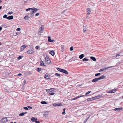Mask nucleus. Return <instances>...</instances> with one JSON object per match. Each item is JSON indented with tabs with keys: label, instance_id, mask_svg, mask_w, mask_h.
<instances>
[{
	"label": "nucleus",
	"instance_id": "cd10ccee",
	"mask_svg": "<svg viewBox=\"0 0 123 123\" xmlns=\"http://www.w3.org/2000/svg\"><path fill=\"white\" fill-rule=\"evenodd\" d=\"M99 97V96H96V97H95L91 98H92V100H94L95 99H96V98H97V97Z\"/></svg>",
	"mask_w": 123,
	"mask_h": 123
},
{
	"label": "nucleus",
	"instance_id": "bb28decb",
	"mask_svg": "<svg viewBox=\"0 0 123 123\" xmlns=\"http://www.w3.org/2000/svg\"><path fill=\"white\" fill-rule=\"evenodd\" d=\"M41 103L43 104H47V103L45 101H42L41 102Z\"/></svg>",
	"mask_w": 123,
	"mask_h": 123
},
{
	"label": "nucleus",
	"instance_id": "7c9ffc66",
	"mask_svg": "<svg viewBox=\"0 0 123 123\" xmlns=\"http://www.w3.org/2000/svg\"><path fill=\"white\" fill-rule=\"evenodd\" d=\"M41 68H38L37 69V70L38 72H40L41 71Z\"/></svg>",
	"mask_w": 123,
	"mask_h": 123
},
{
	"label": "nucleus",
	"instance_id": "bf43d9fd",
	"mask_svg": "<svg viewBox=\"0 0 123 123\" xmlns=\"http://www.w3.org/2000/svg\"><path fill=\"white\" fill-rule=\"evenodd\" d=\"M2 29V28L0 27V31H1Z\"/></svg>",
	"mask_w": 123,
	"mask_h": 123
},
{
	"label": "nucleus",
	"instance_id": "603ef678",
	"mask_svg": "<svg viewBox=\"0 0 123 123\" xmlns=\"http://www.w3.org/2000/svg\"><path fill=\"white\" fill-rule=\"evenodd\" d=\"M35 122L36 123H40V122L39 121H37L36 120Z\"/></svg>",
	"mask_w": 123,
	"mask_h": 123
},
{
	"label": "nucleus",
	"instance_id": "473e14b6",
	"mask_svg": "<svg viewBox=\"0 0 123 123\" xmlns=\"http://www.w3.org/2000/svg\"><path fill=\"white\" fill-rule=\"evenodd\" d=\"M100 75H101V74L100 73H97V74H95V76H99Z\"/></svg>",
	"mask_w": 123,
	"mask_h": 123
},
{
	"label": "nucleus",
	"instance_id": "f3484780",
	"mask_svg": "<svg viewBox=\"0 0 123 123\" xmlns=\"http://www.w3.org/2000/svg\"><path fill=\"white\" fill-rule=\"evenodd\" d=\"M33 8V9H32V10L31 11L32 12H34V13L35 12H36L38 10V9L36 8Z\"/></svg>",
	"mask_w": 123,
	"mask_h": 123
},
{
	"label": "nucleus",
	"instance_id": "f257e3e1",
	"mask_svg": "<svg viewBox=\"0 0 123 123\" xmlns=\"http://www.w3.org/2000/svg\"><path fill=\"white\" fill-rule=\"evenodd\" d=\"M105 76L102 75L100 76L99 78L93 79L92 81V82H96L100 80L105 79Z\"/></svg>",
	"mask_w": 123,
	"mask_h": 123
},
{
	"label": "nucleus",
	"instance_id": "338daca9",
	"mask_svg": "<svg viewBox=\"0 0 123 123\" xmlns=\"http://www.w3.org/2000/svg\"><path fill=\"white\" fill-rule=\"evenodd\" d=\"M14 123H16V122H14Z\"/></svg>",
	"mask_w": 123,
	"mask_h": 123
},
{
	"label": "nucleus",
	"instance_id": "e433bc0d",
	"mask_svg": "<svg viewBox=\"0 0 123 123\" xmlns=\"http://www.w3.org/2000/svg\"><path fill=\"white\" fill-rule=\"evenodd\" d=\"M3 18H6L7 19V15L6 14L4 15L3 16Z\"/></svg>",
	"mask_w": 123,
	"mask_h": 123
},
{
	"label": "nucleus",
	"instance_id": "7ed1b4c3",
	"mask_svg": "<svg viewBox=\"0 0 123 123\" xmlns=\"http://www.w3.org/2000/svg\"><path fill=\"white\" fill-rule=\"evenodd\" d=\"M7 119L6 117H4L2 118L1 120V122L2 123H5L7 121Z\"/></svg>",
	"mask_w": 123,
	"mask_h": 123
},
{
	"label": "nucleus",
	"instance_id": "4c0bfd02",
	"mask_svg": "<svg viewBox=\"0 0 123 123\" xmlns=\"http://www.w3.org/2000/svg\"><path fill=\"white\" fill-rule=\"evenodd\" d=\"M70 50L71 51H72L73 50V47L72 46L70 47Z\"/></svg>",
	"mask_w": 123,
	"mask_h": 123
},
{
	"label": "nucleus",
	"instance_id": "6e6d98bb",
	"mask_svg": "<svg viewBox=\"0 0 123 123\" xmlns=\"http://www.w3.org/2000/svg\"><path fill=\"white\" fill-rule=\"evenodd\" d=\"M120 56L119 54H117L116 55V56L117 57L118 56Z\"/></svg>",
	"mask_w": 123,
	"mask_h": 123
},
{
	"label": "nucleus",
	"instance_id": "b1692460",
	"mask_svg": "<svg viewBox=\"0 0 123 123\" xmlns=\"http://www.w3.org/2000/svg\"><path fill=\"white\" fill-rule=\"evenodd\" d=\"M30 18V17L28 16H25L24 18L25 20H27L29 18Z\"/></svg>",
	"mask_w": 123,
	"mask_h": 123
},
{
	"label": "nucleus",
	"instance_id": "423d86ee",
	"mask_svg": "<svg viewBox=\"0 0 123 123\" xmlns=\"http://www.w3.org/2000/svg\"><path fill=\"white\" fill-rule=\"evenodd\" d=\"M87 14L88 15H89L91 14V10L90 8H88L86 9Z\"/></svg>",
	"mask_w": 123,
	"mask_h": 123
},
{
	"label": "nucleus",
	"instance_id": "4be33fe9",
	"mask_svg": "<svg viewBox=\"0 0 123 123\" xmlns=\"http://www.w3.org/2000/svg\"><path fill=\"white\" fill-rule=\"evenodd\" d=\"M90 58L94 61H96V60L95 58L94 57H91Z\"/></svg>",
	"mask_w": 123,
	"mask_h": 123
},
{
	"label": "nucleus",
	"instance_id": "de8ad7c7",
	"mask_svg": "<svg viewBox=\"0 0 123 123\" xmlns=\"http://www.w3.org/2000/svg\"><path fill=\"white\" fill-rule=\"evenodd\" d=\"M39 48V47L38 46H37L35 48L36 49H38Z\"/></svg>",
	"mask_w": 123,
	"mask_h": 123
},
{
	"label": "nucleus",
	"instance_id": "0eeeda50",
	"mask_svg": "<svg viewBox=\"0 0 123 123\" xmlns=\"http://www.w3.org/2000/svg\"><path fill=\"white\" fill-rule=\"evenodd\" d=\"M44 78H45L47 79H49L50 78V76L49 75H48V74H45V76H44Z\"/></svg>",
	"mask_w": 123,
	"mask_h": 123
},
{
	"label": "nucleus",
	"instance_id": "412c9836",
	"mask_svg": "<svg viewBox=\"0 0 123 123\" xmlns=\"http://www.w3.org/2000/svg\"><path fill=\"white\" fill-rule=\"evenodd\" d=\"M62 72L66 74H68V72L67 71L64 69H63Z\"/></svg>",
	"mask_w": 123,
	"mask_h": 123
},
{
	"label": "nucleus",
	"instance_id": "5fc2aeb1",
	"mask_svg": "<svg viewBox=\"0 0 123 123\" xmlns=\"http://www.w3.org/2000/svg\"><path fill=\"white\" fill-rule=\"evenodd\" d=\"M77 99V97H75L74 98L72 99V100H75V99Z\"/></svg>",
	"mask_w": 123,
	"mask_h": 123
},
{
	"label": "nucleus",
	"instance_id": "8fccbe9b",
	"mask_svg": "<svg viewBox=\"0 0 123 123\" xmlns=\"http://www.w3.org/2000/svg\"><path fill=\"white\" fill-rule=\"evenodd\" d=\"M28 107L30 109H32V107L30 106H28Z\"/></svg>",
	"mask_w": 123,
	"mask_h": 123
},
{
	"label": "nucleus",
	"instance_id": "72a5a7b5",
	"mask_svg": "<svg viewBox=\"0 0 123 123\" xmlns=\"http://www.w3.org/2000/svg\"><path fill=\"white\" fill-rule=\"evenodd\" d=\"M22 57L23 56H19L18 57V60H20L22 59Z\"/></svg>",
	"mask_w": 123,
	"mask_h": 123
},
{
	"label": "nucleus",
	"instance_id": "a18cd8bd",
	"mask_svg": "<svg viewBox=\"0 0 123 123\" xmlns=\"http://www.w3.org/2000/svg\"><path fill=\"white\" fill-rule=\"evenodd\" d=\"M84 96H84V95H81V96H77V98H79L81 97H83Z\"/></svg>",
	"mask_w": 123,
	"mask_h": 123
},
{
	"label": "nucleus",
	"instance_id": "13d9d810",
	"mask_svg": "<svg viewBox=\"0 0 123 123\" xmlns=\"http://www.w3.org/2000/svg\"><path fill=\"white\" fill-rule=\"evenodd\" d=\"M2 8V6H0V10Z\"/></svg>",
	"mask_w": 123,
	"mask_h": 123
},
{
	"label": "nucleus",
	"instance_id": "f704fd0d",
	"mask_svg": "<svg viewBox=\"0 0 123 123\" xmlns=\"http://www.w3.org/2000/svg\"><path fill=\"white\" fill-rule=\"evenodd\" d=\"M92 98H89L87 99V101H92Z\"/></svg>",
	"mask_w": 123,
	"mask_h": 123
},
{
	"label": "nucleus",
	"instance_id": "393cba45",
	"mask_svg": "<svg viewBox=\"0 0 123 123\" xmlns=\"http://www.w3.org/2000/svg\"><path fill=\"white\" fill-rule=\"evenodd\" d=\"M63 69H61L59 68H57V69L60 72H62Z\"/></svg>",
	"mask_w": 123,
	"mask_h": 123
},
{
	"label": "nucleus",
	"instance_id": "3c124183",
	"mask_svg": "<svg viewBox=\"0 0 123 123\" xmlns=\"http://www.w3.org/2000/svg\"><path fill=\"white\" fill-rule=\"evenodd\" d=\"M65 113H66L64 111L63 112H62V114L63 115H65Z\"/></svg>",
	"mask_w": 123,
	"mask_h": 123
},
{
	"label": "nucleus",
	"instance_id": "a211bd4d",
	"mask_svg": "<svg viewBox=\"0 0 123 123\" xmlns=\"http://www.w3.org/2000/svg\"><path fill=\"white\" fill-rule=\"evenodd\" d=\"M116 91V89H113L112 90L109 91L108 92V93H114Z\"/></svg>",
	"mask_w": 123,
	"mask_h": 123
},
{
	"label": "nucleus",
	"instance_id": "052dcab7",
	"mask_svg": "<svg viewBox=\"0 0 123 123\" xmlns=\"http://www.w3.org/2000/svg\"><path fill=\"white\" fill-rule=\"evenodd\" d=\"M2 45V43L1 42H0V45Z\"/></svg>",
	"mask_w": 123,
	"mask_h": 123
},
{
	"label": "nucleus",
	"instance_id": "aec40b11",
	"mask_svg": "<svg viewBox=\"0 0 123 123\" xmlns=\"http://www.w3.org/2000/svg\"><path fill=\"white\" fill-rule=\"evenodd\" d=\"M49 54L51 55H52L54 56L55 54V52L53 50L49 52Z\"/></svg>",
	"mask_w": 123,
	"mask_h": 123
},
{
	"label": "nucleus",
	"instance_id": "37998d69",
	"mask_svg": "<svg viewBox=\"0 0 123 123\" xmlns=\"http://www.w3.org/2000/svg\"><path fill=\"white\" fill-rule=\"evenodd\" d=\"M13 12H9L8 13V14H12L13 13Z\"/></svg>",
	"mask_w": 123,
	"mask_h": 123
},
{
	"label": "nucleus",
	"instance_id": "a19ab883",
	"mask_svg": "<svg viewBox=\"0 0 123 123\" xmlns=\"http://www.w3.org/2000/svg\"><path fill=\"white\" fill-rule=\"evenodd\" d=\"M23 108L26 110H28L29 109L28 108L26 107H24Z\"/></svg>",
	"mask_w": 123,
	"mask_h": 123
},
{
	"label": "nucleus",
	"instance_id": "ddd939ff",
	"mask_svg": "<svg viewBox=\"0 0 123 123\" xmlns=\"http://www.w3.org/2000/svg\"><path fill=\"white\" fill-rule=\"evenodd\" d=\"M27 47L26 46L24 45L22 46L21 47V51H22L25 48Z\"/></svg>",
	"mask_w": 123,
	"mask_h": 123
},
{
	"label": "nucleus",
	"instance_id": "c03bdc74",
	"mask_svg": "<svg viewBox=\"0 0 123 123\" xmlns=\"http://www.w3.org/2000/svg\"><path fill=\"white\" fill-rule=\"evenodd\" d=\"M17 31H20L21 30L20 28H19L17 29Z\"/></svg>",
	"mask_w": 123,
	"mask_h": 123
},
{
	"label": "nucleus",
	"instance_id": "864d4df0",
	"mask_svg": "<svg viewBox=\"0 0 123 123\" xmlns=\"http://www.w3.org/2000/svg\"><path fill=\"white\" fill-rule=\"evenodd\" d=\"M22 75V74H21L19 73V74H18L17 75L18 76H21V75Z\"/></svg>",
	"mask_w": 123,
	"mask_h": 123
},
{
	"label": "nucleus",
	"instance_id": "58836bf2",
	"mask_svg": "<svg viewBox=\"0 0 123 123\" xmlns=\"http://www.w3.org/2000/svg\"><path fill=\"white\" fill-rule=\"evenodd\" d=\"M54 94H55V93L54 92L50 93L49 94L50 95H53Z\"/></svg>",
	"mask_w": 123,
	"mask_h": 123
},
{
	"label": "nucleus",
	"instance_id": "4468645a",
	"mask_svg": "<svg viewBox=\"0 0 123 123\" xmlns=\"http://www.w3.org/2000/svg\"><path fill=\"white\" fill-rule=\"evenodd\" d=\"M37 120V118L34 117H32L31 118V120L32 122H35L36 120Z\"/></svg>",
	"mask_w": 123,
	"mask_h": 123
},
{
	"label": "nucleus",
	"instance_id": "774afa93",
	"mask_svg": "<svg viewBox=\"0 0 123 123\" xmlns=\"http://www.w3.org/2000/svg\"><path fill=\"white\" fill-rule=\"evenodd\" d=\"M44 115L45 116H46L45 115V114H44Z\"/></svg>",
	"mask_w": 123,
	"mask_h": 123
},
{
	"label": "nucleus",
	"instance_id": "39448f33",
	"mask_svg": "<svg viewBox=\"0 0 123 123\" xmlns=\"http://www.w3.org/2000/svg\"><path fill=\"white\" fill-rule=\"evenodd\" d=\"M53 106L56 107L57 106H62V104L61 103H58L56 104V103H55L53 104Z\"/></svg>",
	"mask_w": 123,
	"mask_h": 123
},
{
	"label": "nucleus",
	"instance_id": "2f4dec72",
	"mask_svg": "<svg viewBox=\"0 0 123 123\" xmlns=\"http://www.w3.org/2000/svg\"><path fill=\"white\" fill-rule=\"evenodd\" d=\"M33 8H29L28 9H26V11H29V10H32V9H33Z\"/></svg>",
	"mask_w": 123,
	"mask_h": 123
},
{
	"label": "nucleus",
	"instance_id": "f8f14e48",
	"mask_svg": "<svg viewBox=\"0 0 123 123\" xmlns=\"http://www.w3.org/2000/svg\"><path fill=\"white\" fill-rule=\"evenodd\" d=\"M54 88H51L50 89H46V90L47 91V92H51L53 91V89H54Z\"/></svg>",
	"mask_w": 123,
	"mask_h": 123
},
{
	"label": "nucleus",
	"instance_id": "79ce46f5",
	"mask_svg": "<svg viewBox=\"0 0 123 123\" xmlns=\"http://www.w3.org/2000/svg\"><path fill=\"white\" fill-rule=\"evenodd\" d=\"M89 118V117L87 118L85 120L84 122V123H85L87 121L88 119Z\"/></svg>",
	"mask_w": 123,
	"mask_h": 123
},
{
	"label": "nucleus",
	"instance_id": "0e129e2a",
	"mask_svg": "<svg viewBox=\"0 0 123 123\" xmlns=\"http://www.w3.org/2000/svg\"><path fill=\"white\" fill-rule=\"evenodd\" d=\"M18 33H16V34L18 35Z\"/></svg>",
	"mask_w": 123,
	"mask_h": 123
},
{
	"label": "nucleus",
	"instance_id": "09e8293b",
	"mask_svg": "<svg viewBox=\"0 0 123 123\" xmlns=\"http://www.w3.org/2000/svg\"><path fill=\"white\" fill-rule=\"evenodd\" d=\"M39 15V13H36V16H37Z\"/></svg>",
	"mask_w": 123,
	"mask_h": 123
},
{
	"label": "nucleus",
	"instance_id": "c85d7f7f",
	"mask_svg": "<svg viewBox=\"0 0 123 123\" xmlns=\"http://www.w3.org/2000/svg\"><path fill=\"white\" fill-rule=\"evenodd\" d=\"M55 76H60V74H59L57 73H55Z\"/></svg>",
	"mask_w": 123,
	"mask_h": 123
},
{
	"label": "nucleus",
	"instance_id": "ea45409f",
	"mask_svg": "<svg viewBox=\"0 0 123 123\" xmlns=\"http://www.w3.org/2000/svg\"><path fill=\"white\" fill-rule=\"evenodd\" d=\"M61 47L62 49H63L64 48V47L62 45H61Z\"/></svg>",
	"mask_w": 123,
	"mask_h": 123
},
{
	"label": "nucleus",
	"instance_id": "dca6fc26",
	"mask_svg": "<svg viewBox=\"0 0 123 123\" xmlns=\"http://www.w3.org/2000/svg\"><path fill=\"white\" fill-rule=\"evenodd\" d=\"M13 16H10L7 17V19L8 20H11L13 19Z\"/></svg>",
	"mask_w": 123,
	"mask_h": 123
},
{
	"label": "nucleus",
	"instance_id": "6e6552de",
	"mask_svg": "<svg viewBox=\"0 0 123 123\" xmlns=\"http://www.w3.org/2000/svg\"><path fill=\"white\" fill-rule=\"evenodd\" d=\"M123 109V108L122 107H120L118 108H116L115 109H114V110L115 111H120L121 110H122Z\"/></svg>",
	"mask_w": 123,
	"mask_h": 123
},
{
	"label": "nucleus",
	"instance_id": "a878e982",
	"mask_svg": "<svg viewBox=\"0 0 123 123\" xmlns=\"http://www.w3.org/2000/svg\"><path fill=\"white\" fill-rule=\"evenodd\" d=\"M84 56V55L83 54H82L79 56V58L80 59H81Z\"/></svg>",
	"mask_w": 123,
	"mask_h": 123
},
{
	"label": "nucleus",
	"instance_id": "9d476101",
	"mask_svg": "<svg viewBox=\"0 0 123 123\" xmlns=\"http://www.w3.org/2000/svg\"><path fill=\"white\" fill-rule=\"evenodd\" d=\"M48 41L49 42H53L55 41V40L54 39L51 40V39L50 37H48Z\"/></svg>",
	"mask_w": 123,
	"mask_h": 123
},
{
	"label": "nucleus",
	"instance_id": "680f3d73",
	"mask_svg": "<svg viewBox=\"0 0 123 123\" xmlns=\"http://www.w3.org/2000/svg\"><path fill=\"white\" fill-rule=\"evenodd\" d=\"M2 2V1L1 0H0V3H1Z\"/></svg>",
	"mask_w": 123,
	"mask_h": 123
},
{
	"label": "nucleus",
	"instance_id": "49530a36",
	"mask_svg": "<svg viewBox=\"0 0 123 123\" xmlns=\"http://www.w3.org/2000/svg\"><path fill=\"white\" fill-rule=\"evenodd\" d=\"M4 90L6 91V92L8 91V90H7V88H4Z\"/></svg>",
	"mask_w": 123,
	"mask_h": 123
},
{
	"label": "nucleus",
	"instance_id": "69168bd1",
	"mask_svg": "<svg viewBox=\"0 0 123 123\" xmlns=\"http://www.w3.org/2000/svg\"><path fill=\"white\" fill-rule=\"evenodd\" d=\"M10 123H13V122H11Z\"/></svg>",
	"mask_w": 123,
	"mask_h": 123
},
{
	"label": "nucleus",
	"instance_id": "9b49d317",
	"mask_svg": "<svg viewBox=\"0 0 123 123\" xmlns=\"http://www.w3.org/2000/svg\"><path fill=\"white\" fill-rule=\"evenodd\" d=\"M43 30L44 28L42 27H41L40 28V31L38 32V34H40V33L42 32L43 31Z\"/></svg>",
	"mask_w": 123,
	"mask_h": 123
},
{
	"label": "nucleus",
	"instance_id": "5701e85b",
	"mask_svg": "<svg viewBox=\"0 0 123 123\" xmlns=\"http://www.w3.org/2000/svg\"><path fill=\"white\" fill-rule=\"evenodd\" d=\"M34 12H32V11H31V17H32L34 15Z\"/></svg>",
	"mask_w": 123,
	"mask_h": 123
},
{
	"label": "nucleus",
	"instance_id": "2eb2a0df",
	"mask_svg": "<svg viewBox=\"0 0 123 123\" xmlns=\"http://www.w3.org/2000/svg\"><path fill=\"white\" fill-rule=\"evenodd\" d=\"M27 112H23L19 114V116H23L25 115V114H27Z\"/></svg>",
	"mask_w": 123,
	"mask_h": 123
},
{
	"label": "nucleus",
	"instance_id": "e2e57ef3",
	"mask_svg": "<svg viewBox=\"0 0 123 123\" xmlns=\"http://www.w3.org/2000/svg\"><path fill=\"white\" fill-rule=\"evenodd\" d=\"M65 110V108H64V109H63V110H64V111Z\"/></svg>",
	"mask_w": 123,
	"mask_h": 123
},
{
	"label": "nucleus",
	"instance_id": "c756f323",
	"mask_svg": "<svg viewBox=\"0 0 123 123\" xmlns=\"http://www.w3.org/2000/svg\"><path fill=\"white\" fill-rule=\"evenodd\" d=\"M88 59H87L86 58H84L83 59V61H85V62H86L88 60Z\"/></svg>",
	"mask_w": 123,
	"mask_h": 123
},
{
	"label": "nucleus",
	"instance_id": "f03ea898",
	"mask_svg": "<svg viewBox=\"0 0 123 123\" xmlns=\"http://www.w3.org/2000/svg\"><path fill=\"white\" fill-rule=\"evenodd\" d=\"M45 62L46 63L48 64H49L50 63V61L48 56H46L45 59Z\"/></svg>",
	"mask_w": 123,
	"mask_h": 123
},
{
	"label": "nucleus",
	"instance_id": "1a4fd4ad",
	"mask_svg": "<svg viewBox=\"0 0 123 123\" xmlns=\"http://www.w3.org/2000/svg\"><path fill=\"white\" fill-rule=\"evenodd\" d=\"M83 32H85L86 31L87 28L86 27V25H83Z\"/></svg>",
	"mask_w": 123,
	"mask_h": 123
},
{
	"label": "nucleus",
	"instance_id": "20e7f679",
	"mask_svg": "<svg viewBox=\"0 0 123 123\" xmlns=\"http://www.w3.org/2000/svg\"><path fill=\"white\" fill-rule=\"evenodd\" d=\"M34 52L33 49H32L29 50L27 52V53L28 54H33L34 53Z\"/></svg>",
	"mask_w": 123,
	"mask_h": 123
},
{
	"label": "nucleus",
	"instance_id": "6ab92c4d",
	"mask_svg": "<svg viewBox=\"0 0 123 123\" xmlns=\"http://www.w3.org/2000/svg\"><path fill=\"white\" fill-rule=\"evenodd\" d=\"M40 65L41 66H45L44 64V63H43V62L42 61H40Z\"/></svg>",
	"mask_w": 123,
	"mask_h": 123
},
{
	"label": "nucleus",
	"instance_id": "4d7b16f0",
	"mask_svg": "<svg viewBox=\"0 0 123 123\" xmlns=\"http://www.w3.org/2000/svg\"><path fill=\"white\" fill-rule=\"evenodd\" d=\"M76 59L77 58V57L76 56H75L74 57H73V59H74V58Z\"/></svg>",
	"mask_w": 123,
	"mask_h": 123
},
{
	"label": "nucleus",
	"instance_id": "c9c22d12",
	"mask_svg": "<svg viewBox=\"0 0 123 123\" xmlns=\"http://www.w3.org/2000/svg\"><path fill=\"white\" fill-rule=\"evenodd\" d=\"M91 92V91H89L87 92L86 93L85 95H87L88 94H89Z\"/></svg>",
	"mask_w": 123,
	"mask_h": 123
}]
</instances>
